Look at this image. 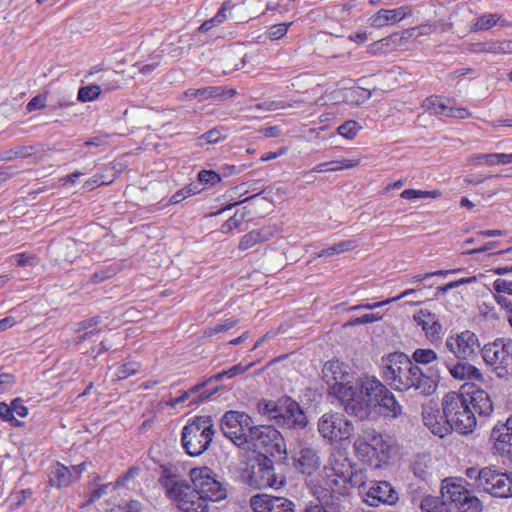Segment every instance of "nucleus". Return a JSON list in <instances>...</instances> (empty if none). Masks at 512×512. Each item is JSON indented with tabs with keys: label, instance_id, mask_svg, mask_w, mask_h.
<instances>
[{
	"label": "nucleus",
	"instance_id": "63",
	"mask_svg": "<svg viewBox=\"0 0 512 512\" xmlns=\"http://www.w3.org/2000/svg\"><path fill=\"white\" fill-rule=\"evenodd\" d=\"M222 138L220 131L216 128L207 131L200 137V139H204L209 144H215Z\"/></svg>",
	"mask_w": 512,
	"mask_h": 512
},
{
	"label": "nucleus",
	"instance_id": "50",
	"mask_svg": "<svg viewBox=\"0 0 512 512\" xmlns=\"http://www.w3.org/2000/svg\"><path fill=\"white\" fill-rule=\"evenodd\" d=\"M493 289L495 292L512 296V281L503 278H497L493 282Z\"/></svg>",
	"mask_w": 512,
	"mask_h": 512
},
{
	"label": "nucleus",
	"instance_id": "28",
	"mask_svg": "<svg viewBox=\"0 0 512 512\" xmlns=\"http://www.w3.org/2000/svg\"><path fill=\"white\" fill-rule=\"evenodd\" d=\"M273 233L270 228H262L259 230H252L245 234L239 242L238 248L240 250H247L258 243L268 241L272 237Z\"/></svg>",
	"mask_w": 512,
	"mask_h": 512
},
{
	"label": "nucleus",
	"instance_id": "20",
	"mask_svg": "<svg viewBox=\"0 0 512 512\" xmlns=\"http://www.w3.org/2000/svg\"><path fill=\"white\" fill-rule=\"evenodd\" d=\"M422 420L424 425L434 434L443 438L450 433V426L445 419L444 413L432 405L423 407Z\"/></svg>",
	"mask_w": 512,
	"mask_h": 512
},
{
	"label": "nucleus",
	"instance_id": "21",
	"mask_svg": "<svg viewBox=\"0 0 512 512\" xmlns=\"http://www.w3.org/2000/svg\"><path fill=\"white\" fill-rule=\"evenodd\" d=\"M90 77L99 82L97 86H101V92H111L120 88L123 80L122 73L109 68L93 67L86 75V78Z\"/></svg>",
	"mask_w": 512,
	"mask_h": 512
},
{
	"label": "nucleus",
	"instance_id": "12",
	"mask_svg": "<svg viewBox=\"0 0 512 512\" xmlns=\"http://www.w3.org/2000/svg\"><path fill=\"white\" fill-rule=\"evenodd\" d=\"M318 431L321 436L330 442L348 440L354 433L351 421L344 419L337 413H325L318 421Z\"/></svg>",
	"mask_w": 512,
	"mask_h": 512
},
{
	"label": "nucleus",
	"instance_id": "30",
	"mask_svg": "<svg viewBox=\"0 0 512 512\" xmlns=\"http://www.w3.org/2000/svg\"><path fill=\"white\" fill-rule=\"evenodd\" d=\"M422 512H450L449 506L439 497L426 496L420 503Z\"/></svg>",
	"mask_w": 512,
	"mask_h": 512
},
{
	"label": "nucleus",
	"instance_id": "27",
	"mask_svg": "<svg viewBox=\"0 0 512 512\" xmlns=\"http://www.w3.org/2000/svg\"><path fill=\"white\" fill-rule=\"evenodd\" d=\"M467 402L473 412L482 416H489L493 412V404L490 395L484 390H476L467 398Z\"/></svg>",
	"mask_w": 512,
	"mask_h": 512
},
{
	"label": "nucleus",
	"instance_id": "46",
	"mask_svg": "<svg viewBox=\"0 0 512 512\" xmlns=\"http://www.w3.org/2000/svg\"><path fill=\"white\" fill-rule=\"evenodd\" d=\"M140 365L137 362H128L119 367L116 373L117 379H126L138 372Z\"/></svg>",
	"mask_w": 512,
	"mask_h": 512
},
{
	"label": "nucleus",
	"instance_id": "14",
	"mask_svg": "<svg viewBox=\"0 0 512 512\" xmlns=\"http://www.w3.org/2000/svg\"><path fill=\"white\" fill-rule=\"evenodd\" d=\"M482 491L497 498H512V472L491 467Z\"/></svg>",
	"mask_w": 512,
	"mask_h": 512
},
{
	"label": "nucleus",
	"instance_id": "24",
	"mask_svg": "<svg viewBox=\"0 0 512 512\" xmlns=\"http://www.w3.org/2000/svg\"><path fill=\"white\" fill-rule=\"evenodd\" d=\"M407 8L399 7L397 9H381L370 18L372 27L381 28L389 24H395L407 16Z\"/></svg>",
	"mask_w": 512,
	"mask_h": 512
},
{
	"label": "nucleus",
	"instance_id": "45",
	"mask_svg": "<svg viewBox=\"0 0 512 512\" xmlns=\"http://www.w3.org/2000/svg\"><path fill=\"white\" fill-rule=\"evenodd\" d=\"M111 182H112V180L105 179L103 174H95L94 176H92L90 179L86 180L83 183L82 189H84L86 191H91L95 187H99V186H102L105 184H110Z\"/></svg>",
	"mask_w": 512,
	"mask_h": 512
},
{
	"label": "nucleus",
	"instance_id": "61",
	"mask_svg": "<svg viewBox=\"0 0 512 512\" xmlns=\"http://www.w3.org/2000/svg\"><path fill=\"white\" fill-rule=\"evenodd\" d=\"M472 114L471 112L466 108H453L449 107L448 113H446V116L457 118V119H465L470 117Z\"/></svg>",
	"mask_w": 512,
	"mask_h": 512
},
{
	"label": "nucleus",
	"instance_id": "16",
	"mask_svg": "<svg viewBox=\"0 0 512 512\" xmlns=\"http://www.w3.org/2000/svg\"><path fill=\"white\" fill-rule=\"evenodd\" d=\"M398 495L387 481H370L369 487L363 492V501L369 506L378 507L383 504H394Z\"/></svg>",
	"mask_w": 512,
	"mask_h": 512
},
{
	"label": "nucleus",
	"instance_id": "53",
	"mask_svg": "<svg viewBox=\"0 0 512 512\" xmlns=\"http://www.w3.org/2000/svg\"><path fill=\"white\" fill-rule=\"evenodd\" d=\"M88 462H82L78 465H73L70 468L66 467V474H69V481L68 482H74L78 480L82 473L86 471Z\"/></svg>",
	"mask_w": 512,
	"mask_h": 512
},
{
	"label": "nucleus",
	"instance_id": "2",
	"mask_svg": "<svg viewBox=\"0 0 512 512\" xmlns=\"http://www.w3.org/2000/svg\"><path fill=\"white\" fill-rule=\"evenodd\" d=\"M339 361H329L324 364L322 378L328 385V391L339 399L344 410L349 415L359 419L369 416L368 403L360 396L359 379L353 384V375Z\"/></svg>",
	"mask_w": 512,
	"mask_h": 512
},
{
	"label": "nucleus",
	"instance_id": "26",
	"mask_svg": "<svg viewBox=\"0 0 512 512\" xmlns=\"http://www.w3.org/2000/svg\"><path fill=\"white\" fill-rule=\"evenodd\" d=\"M472 53H494V54H512V40L486 41L473 43L469 47Z\"/></svg>",
	"mask_w": 512,
	"mask_h": 512
},
{
	"label": "nucleus",
	"instance_id": "23",
	"mask_svg": "<svg viewBox=\"0 0 512 512\" xmlns=\"http://www.w3.org/2000/svg\"><path fill=\"white\" fill-rule=\"evenodd\" d=\"M295 467L303 474L312 475L320 465L318 453L310 448L303 447L293 455Z\"/></svg>",
	"mask_w": 512,
	"mask_h": 512
},
{
	"label": "nucleus",
	"instance_id": "36",
	"mask_svg": "<svg viewBox=\"0 0 512 512\" xmlns=\"http://www.w3.org/2000/svg\"><path fill=\"white\" fill-rule=\"evenodd\" d=\"M468 493L469 491L459 484L452 483L446 486V494L457 508L463 503V498H465Z\"/></svg>",
	"mask_w": 512,
	"mask_h": 512
},
{
	"label": "nucleus",
	"instance_id": "55",
	"mask_svg": "<svg viewBox=\"0 0 512 512\" xmlns=\"http://www.w3.org/2000/svg\"><path fill=\"white\" fill-rule=\"evenodd\" d=\"M299 101H294L293 104H289V103H284L282 101H271V102H263V103H259L256 105V108L257 109H266V110H269V111H274V110H277V109H285L287 107H293L294 104H298Z\"/></svg>",
	"mask_w": 512,
	"mask_h": 512
},
{
	"label": "nucleus",
	"instance_id": "7",
	"mask_svg": "<svg viewBox=\"0 0 512 512\" xmlns=\"http://www.w3.org/2000/svg\"><path fill=\"white\" fill-rule=\"evenodd\" d=\"M485 364L498 377L512 374V340L497 338L480 349Z\"/></svg>",
	"mask_w": 512,
	"mask_h": 512
},
{
	"label": "nucleus",
	"instance_id": "29",
	"mask_svg": "<svg viewBox=\"0 0 512 512\" xmlns=\"http://www.w3.org/2000/svg\"><path fill=\"white\" fill-rule=\"evenodd\" d=\"M345 481L352 487L358 488L362 496L363 492L369 487L368 475L365 469L351 470L348 477H345Z\"/></svg>",
	"mask_w": 512,
	"mask_h": 512
},
{
	"label": "nucleus",
	"instance_id": "44",
	"mask_svg": "<svg viewBox=\"0 0 512 512\" xmlns=\"http://www.w3.org/2000/svg\"><path fill=\"white\" fill-rule=\"evenodd\" d=\"M210 98L217 100H225L233 97L236 94L235 89H224L222 87H208Z\"/></svg>",
	"mask_w": 512,
	"mask_h": 512
},
{
	"label": "nucleus",
	"instance_id": "57",
	"mask_svg": "<svg viewBox=\"0 0 512 512\" xmlns=\"http://www.w3.org/2000/svg\"><path fill=\"white\" fill-rule=\"evenodd\" d=\"M412 471L416 477H418L421 480H425L429 474L427 470V465L419 460H415L412 464Z\"/></svg>",
	"mask_w": 512,
	"mask_h": 512
},
{
	"label": "nucleus",
	"instance_id": "31",
	"mask_svg": "<svg viewBox=\"0 0 512 512\" xmlns=\"http://www.w3.org/2000/svg\"><path fill=\"white\" fill-rule=\"evenodd\" d=\"M100 476L97 474H93L90 476L89 480V488L92 489V487H95L87 500V504H92L96 500L100 499L102 496H104L107 493V489L109 488L110 484H102L99 485Z\"/></svg>",
	"mask_w": 512,
	"mask_h": 512
},
{
	"label": "nucleus",
	"instance_id": "38",
	"mask_svg": "<svg viewBox=\"0 0 512 512\" xmlns=\"http://www.w3.org/2000/svg\"><path fill=\"white\" fill-rule=\"evenodd\" d=\"M463 499H464L463 503L460 504V506L458 507V509L461 512H481L482 511L483 505L478 497L473 496L470 493H468V495L465 496V498H463Z\"/></svg>",
	"mask_w": 512,
	"mask_h": 512
},
{
	"label": "nucleus",
	"instance_id": "8",
	"mask_svg": "<svg viewBox=\"0 0 512 512\" xmlns=\"http://www.w3.org/2000/svg\"><path fill=\"white\" fill-rule=\"evenodd\" d=\"M252 418L244 413L235 410L227 411L221 419V431L236 446L241 449L247 448V434L252 427Z\"/></svg>",
	"mask_w": 512,
	"mask_h": 512
},
{
	"label": "nucleus",
	"instance_id": "37",
	"mask_svg": "<svg viewBox=\"0 0 512 512\" xmlns=\"http://www.w3.org/2000/svg\"><path fill=\"white\" fill-rule=\"evenodd\" d=\"M100 94L101 86H97V84H90L83 86L78 90L77 99L80 102H89L98 98Z\"/></svg>",
	"mask_w": 512,
	"mask_h": 512
},
{
	"label": "nucleus",
	"instance_id": "42",
	"mask_svg": "<svg viewBox=\"0 0 512 512\" xmlns=\"http://www.w3.org/2000/svg\"><path fill=\"white\" fill-rule=\"evenodd\" d=\"M30 150H32V147H16L3 152L0 159L10 161L17 158H26L32 154Z\"/></svg>",
	"mask_w": 512,
	"mask_h": 512
},
{
	"label": "nucleus",
	"instance_id": "52",
	"mask_svg": "<svg viewBox=\"0 0 512 512\" xmlns=\"http://www.w3.org/2000/svg\"><path fill=\"white\" fill-rule=\"evenodd\" d=\"M245 218V213L240 214V210H237L234 216L230 217L225 224L222 226L224 231H231L232 229H237L242 224Z\"/></svg>",
	"mask_w": 512,
	"mask_h": 512
},
{
	"label": "nucleus",
	"instance_id": "49",
	"mask_svg": "<svg viewBox=\"0 0 512 512\" xmlns=\"http://www.w3.org/2000/svg\"><path fill=\"white\" fill-rule=\"evenodd\" d=\"M381 318H382V315L379 313L364 314L360 317L351 319L346 325L356 326V325L368 324V323L376 322V321L380 320Z\"/></svg>",
	"mask_w": 512,
	"mask_h": 512
},
{
	"label": "nucleus",
	"instance_id": "62",
	"mask_svg": "<svg viewBox=\"0 0 512 512\" xmlns=\"http://www.w3.org/2000/svg\"><path fill=\"white\" fill-rule=\"evenodd\" d=\"M495 301L504 309L509 311V315L512 314V300L502 293H494Z\"/></svg>",
	"mask_w": 512,
	"mask_h": 512
},
{
	"label": "nucleus",
	"instance_id": "18",
	"mask_svg": "<svg viewBox=\"0 0 512 512\" xmlns=\"http://www.w3.org/2000/svg\"><path fill=\"white\" fill-rule=\"evenodd\" d=\"M494 447L500 456L512 461V415L505 423L496 425L491 432Z\"/></svg>",
	"mask_w": 512,
	"mask_h": 512
},
{
	"label": "nucleus",
	"instance_id": "10",
	"mask_svg": "<svg viewBox=\"0 0 512 512\" xmlns=\"http://www.w3.org/2000/svg\"><path fill=\"white\" fill-rule=\"evenodd\" d=\"M192 491L210 501H219L226 497V489L216 480L215 474L208 467L190 470Z\"/></svg>",
	"mask_w": 512,
	"mask_h": 512
},
{
	"label": "nucleus",
	"instance_id": "17",
	"mask_svg": "<svg viewBox=\"0 0 512 512\" xmlns=\"http://www.w3.org/2000/svg\"><path fill=\"white\" fill-rule=\"evenodd\" d=\"M254 512H295L294 503L287 498L258 494L250 499Z\"/></svg>",
	"mask_w": 512,
	"mask_h": 512
},
{
	"label": "nucleus",
	"instance_id": "3",
	"mask_svg": "<svg viewBox=\"0 0 512 512\" xmlns=\"http://www.w3.org/2000/svg\"><path fill=\"white\" fill-rule=\"evenodd\" d=\"M360 396H366L364 399L370 404L379 407V413L384 417L397 418L402 413V407L394 397L393 393L374 376H364L359 378ZM370 410V408H368Z\"/></svg>",
	"mask_w": 512,
	"mask_h": 512
},
{
	"label": "nucleus",
	"instance_id": "56",
	"mask_svg": "<svg viewBox=\"0 0 512 512\" xmlns=\"http://www.w3.org/2000/svg\"><path fill=\"white\" fill-rule=\"evenodd\" d=\"M198 179L202 183H207V184H211V185H214V184L220 182V180H221L220 176L212 170H202L198 174Z\"/></svg>",
	"mask_w": 512,
	"mask_h": 512
},
{
	"label": "nucleus",
	"instance_id": "51",
	"mask_svg": "<svg viewBox=\"0 0 512 512\" xmlns=\"http://www.w3.org/2000/svg\"><path fill=\"white\" fill-rule=\"evenodd\" d=\"M289 26H290V23L289 24L280 23V24L271 26L267 33L268 38H270L271 40H276V39L282 38L283 36L286 35Z\"/></svg>",
	"mask_w": 512,
	"mask_h": 512
},
{
	"label": "nucleus",
	"instance_id": "40",
	"mask_svg": "<svg viewBox=\"0 0 512 512\" xmlns=\"http://www.w3.org/2000/svg\"><path fill=\"white\" fill-rule=\"evenodd\" d=\"M280 402L262 400L258 403V410L262 415H267L270 419L276 420Z\"/></svg>",
	"mask_w": 512,
	"mask_h": 512
},
{
	"label": "nucleus",
	"instance_id": "11",
	"mask_svg": "<svg viewBox=\"0 0 512 512\" xmlns=\"http://www.w3.org/2000/svg\"><path fill=\"white\" fill-rule=\"evenodd\" d=\"M167 493L183 512H209V500L192 491V487L188 484L174 482Z\"/></svg>",
	"mask_w": 512,
	"mask_h": 512
},
{
	"label": "nucleus",
	"instance_id": "15",
	"mask_svg": "<svg viewBox=\"0 0 512 512\" xmlns=\"http://www.w3.org/2000/svg\"><path fill=\"white\" fill-rule=\"evenodd\" d=\"M275 422L280 426H286L288 428H304L307 425V418L299 404L287 397L280 401Z\"/></svg>",
	"mask_w": 512,
	"mask_h": 512
},
{
	"label": "nucleus",
	"instance_id": "34",
	"mask_svg": "<svg viewBox=\"0 0 512 512\" xmlns=\"http://www.w3.org/2000/svg\"><path fill=\"white\" fill-rule=\"evenodd\" d=\"M423 107L432 115H442L448 113L449 107L441 101L438 96H430L423 102Z\"/></svg>",
	"mask_w": 512,
	"mask_h": 512
},
{
	"label": "nucleus",
	"instance_id": "25",
	"mask_svg": "<svg viewBox=\"0 0 512 512\" xmlns=\"http://www.w3.org/2000/svg\"><path fill=\"white\" fill-rule=\"evenodd\" d=\"M187 35H171L163 43V52H166L171 58L180 59L193 48L192 43H188Z\"/></svg>",
	"mask_w": 512,
	"mask_h": 512
},
{
	"label": "nucleus",
	"instance_id": "13",
	"mask_svg": "<svg viewBox=\"0 0 512 512\" xmlns=\"http://www.w3.org/2000/svg\"><path fill=\"white\" fill-rule=\"evenodd\" d=\"M445 346L460 361L474 359L480 350L478 337L469 330L449 336L445 341Z\"/></svg>",
	"mask_w": 512,
	"mask_h": 512
},
{
	"label": "nucleus",
	"instance_id": "33",
	"mask_svg": "<svg viewBox=\"0 0 512 512\" xmlns=\"http://www.w3.org/2000/svg\"><path fill=\"white\" fill-rule=\"evenodd\" d=\"M492 466H487L482 469H477L476 467L467 468L465 471V475L475 481L476 488L483 490L486 478L488 477Z\"/></svg>",
	"mask_w": 512,
	"mask_h": 512
},
{
	"label": "nucleus",
	"instance_id": "41",
	"mask_svg": "<svg viewBox=\"0 0 512 512\" xmlns=\"http://www.w3.org/2000/svg\"><path fill=\"white\" fill-rule=\"evenodd\" d=\"M360 128L361 126L356 121L348 120L338 127V133L347 139H353Z\"/></svg>",
	"mask_w": 512,
	"mask_h": 512
},
{
	"label": "nucleus",
	"instance_id": "6",
	"mask_svg": "<svg viewBox=\"0 0 512 512\" xmlns=\"http://www.w3.org/2000/svg\"><path fill=\"white\" fill-rule=\"evenodd\" d=\"M247 448L263 455L275 456L285 452V442L281 433L271 425H253L247 434Z\"/></svg>",
	"mask_w": 512,
	"mask_h": 512
},
{
	"label": "nucleus",
	"instance_id": "47",
	"mask_svg": "<svg viewBox=\"0 0 512 512\" xmlns=\"http://www.w3.org/2000/svg\"><path fill=\"white\" fill-rule=\"evenodd\" d=\"M0 418L4 421L10 422L14 426H21L22 423L15 418L11 405H7L5 402L0 403Z\"/></svg>",
	"mask_w": 512,
	"mask_h": 512
},
{
	"label": "nucleus",
	"instance_id": "60",
	"mask_svg": "<svg viewBox=\"0 0 512 512\" xmlns=\"http://www.w3.org/2000/svg\"><path fill=\"white\" fill-rule=\"evenodd\" d=\"M207 380L202 382V383H199L193 387H191L189 390L187 391H184L179 397H178V401L179 403H183L185 402L186 400H188L190 398L191 395H194V394H197L202 388H204L206 385H207Z\"/></svg>",
	"mask_w": 512,
	"mask_h": 512
},
{
	"label": "nucleus",
	"instance_id": "43",
	"mask_svg": "<svg viewBox=\"0 0 512 512\" xmlns=\"http://www.w3.org/2000/svg\"><path fill=\"white\" fill-rule=\"evenodd\" d=\"M192 49H194L192 55L194 62H204L213 56L212 49L207 45H196Z\"/></svg>",
	"mask_w": 512,
	"mask_h": 512
},
{
	"label": "nucleus",
	"instance_id": "9",
	"mask_svg": "<svg viewBox=\"0 0 512 512\" xmlns=\"http://www.w3.org/2000/svg\"><path fill=\"white\" fill-rule=\"evenodd\" d=\"M358 456L362 457L371 464L374 460L375 467L386 464L391 456L392 446L382 437V435L373 432L367 436V440L358 439L354 443Z\"/></svg>",
	"mask_w": 512,
	"mask_h": 512
},
{
	"label": "nucleus",
	"instance_id": "32",
	"mask_svg": "<svg viewBox=\"0 0 512 512\" xmlns=\"http://www.w3.org/2000/svg\"><path fill=\"white\" fill-rule=\"evenodd\" d=\"M414 364L428 365L438 359L437 353L430 348H417L411 358Z\"/></svg>",
	"mask_w": 512,
	"mask_h": 512
},
{
	"label": "nucleus",
	"instance_id": "35",
	"mask_svg": "<svg viewBox=\"0 0 512 512\" xmlns=\"http://www.w3.org/2000/svg\"><path fill=\"white\" fill-rule=\"evenodd\" d=\"M500 20V15L498 14H484L476 19V21L471 26L472 32L485 31L489 30L493 26H495Z\"/></svg>",
	"mask_w": 512,
	"mask_h": 512
},
{
	"label": "nucleus",
	"instance_id": "48",
	"mask_svg": "<svg viewBox=\"0 0 512 512\" xmlns=\"http://www.w3.org/2000/svg\"><path fill=\"white\" fill-rule=\"evenodd\" d=\"M468 369H470V364L462 362L449 367L450 374L458 380H464L468 378Z\"/></svg>",
	"mask_w": 512,
	"mask_h": 512
},
{
	"label": "nucleus",
	"instance_id": "39",
	"mask_svg": "<svg viewBox=\"0 0 512 512\" xmlns=\"http://www.w3.org/2000/svg\"><path fill=\"white\" fill-rule=\"evenodd\" d=\"M252 365H253L252 363L247 366H242L241 364H237L226 371H222V372H219V373L213 375L212 377L207 379V382H211L213 380L220 381L225 376H227L228 378H233L239 374L246 372Z\"/></svg>",
	"mask_w": 512,
	"mask_h": 512
},
{
	"label": "nucleus",
	"instance_id": "58",
	"mask_svg": "<svg viewBox=\"0 0 512 512\" xmlns=\"http://www.w3.org/2000/svg\"><path fill=\"white\" fill-rule=\"evenodd\" d=\"M435 30V27L432 25H420L418 27H413L411 29L406 30V33L409 36H419V35H429Z\"/></svg>",
	"mask_w": 512,
	"mask_h": 512
},
{
	"label": "nucleus",
	"instance_id": "64",
	"mask_svg": "<svg viewBox=\"0 0 512 512\" xmlns=\"http://www.w3.org/2000/svg\"><path fill=\"white\" fill-rule=\"evenodd\" d=\"M45 106V98L42 95H37L33 97L27 104L26 110L28 112H33L37 109H41Z\"/></svg>",
	"mask_w": 512,
	"mask_h": 512
},
{
	"label": "nucleus",
	"instance_id": "22",
	"mask_svg": "<svg viewBox=\"0 0 512 512\" xmlns=\"http://www.w3.org/2000/svg\"><path fill=\"white\" fill-rule=\"evenodd\" d=\"M276 484V474L272 461L266 456L250 475V485L257 489L272 487Z\"/></svg>",
	"mask_w": 512,
	"mask_h": 512
},
{
	"label": "nucleus",
	"instance_id": "54",
	"mask_svg": "<svg viewBox=\"0 0 512 512\" xmlns=\"http://www.w3.org/2000/svg\"><path fill=\"white\" fill-rule=\"evenodd\" d=\"M64 466L57 462L56 467L49 474V483L51 486H55L57 488H61L62 486V477Z\"/></svg>",
	"mask_w": 512,
	"mask_h": 512
},
{
	"label": "nucleus",
	"instance_id": "19",
	"mask_svg": "<svg viewBox=\"0 0 512 512\" xmlns=\"http://www.w3.org/2000/svg\"><path fill=\"white\" fill-rule=\"evenodd\" d=\"M414 321L420 326L426 338L432 343H437L442 338V325L435 313L427 309H421L413 315Z\"/></svg>",
	"mask_w": 512,
	"mask_h": 512
},
{
	"label": "nucleus",
	"instance_id": "4",
	"mask_svg": "<svg viewBox=\"0 0 512 512\" xmlns=\"http://www.w3.org/2000/svg\"><path fill=\"white\" fill-rule=\"evenodd\" d=\"M442 410L450 431L468 434L475 429L477 424L475 414L467 402V397L462 394L447 393L442 401Z\"/></svg>",
	"mask_w": 512,
	"mask_h": 512
},
{
	"label": "nucleus",
	"instance_id": "5",
	"mask_svg": "<svg viewBox=\"0 0 512 512\" xmlns=\"http://www.w3.org/2000/svg\"><path fill=\"white\" fill-rule=\"evenodd\" d=\"M214 433L210 416H196L182 430L183 448L190 456H199L209 448Z\"/></svg>",
	"mask_w": 512,
	"mask_h": 512
},
{
	"label": "nucleus",
	"instance_id": "59",
	"mask_svg": "<svg viewBox=\"0 0 512 512\" xmlns=\"http://www.w3.org/2000/svg\"><path fill=\"white\" fill-rule=\"evenodd\" d=\"M11 408L14 416L15 414L20 417H26L28 415V408L24 406L20 398H16L11 402Z\"/></svg>",
	"mask_w": 512,
	"mask_h": 512
},
{
	"label": "nucleus",
	"instance_id": "1",
	"mask_svg": "<svg viewBox=\"0 0 512 512\" xmlns=\"http://www.w3.org/2000/svg\"><path fill=\"white\" fill-rule=\"evenodd\" d=\"M383 366V377L397 391L414 389L425 396L435 392L439 375L433 367L424 373L402 352L389 354Z\"/></svg>",
	"mask_w": 512,
	"mask_h": 512
}]
</instances>
